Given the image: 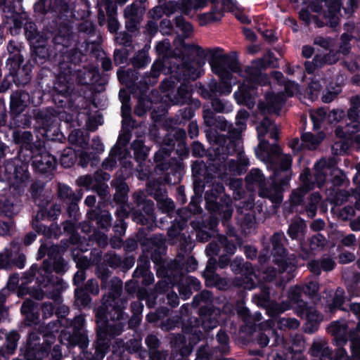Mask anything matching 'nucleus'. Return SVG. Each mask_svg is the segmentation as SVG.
<instances>
[{
  "label": "nucleus",
  "instance_id": "obj_1",
  "mask_svg": "<svg viewBox=\"0 0 360 360\" xmlns=\"http://www.w3.org/2000/svg\"><path fill=\"white\" fill-rule=\"evenodd\" d=\"M120 292L121 285L118 284L112 295L103 297L101 306L97 309L98 340L91 360H101L104 357L109 348L108 335H118L121 333L124 325L120 319L123 314L122 309L117 305Z\"/></svg>",
  "mask_w": 360,
  "mask_h": 360
},
{
  "label": "nucleus",
  "instance_id": "obj_2",
  "mask_svg": "<svg viewBox=\"0 0 360 360\" xmlns=\"http://www.w3.org/2000/svg\"><path fill=\"white\" fill-rule=\"evenodd\" d=\"M271 150L273 154L280 155L279 166L274 173V184L270 189L262 188L259 192V195L278 203L282 200L281 188L288 184L291 177L290 167L292 159L290 155L281 154V148L277 145L272 146Z\"/></svg>",
  "mask_w": 360,
  "mask_h": 360
},
{
  "label": "nucleus",
  "instance_id": "obj_3",
  "mask_svg": "<svg viewBox=\"0 0 360 360\" xmlns=\"http://www.w3.org/2000/svg\"><path fill=\"white\" fill-rule=\"evenodd\" d=\"M347 328L348 323L344 320L334 322L328 328L329 333L334 336L336 345L339 347L335 359L330 357L331 354L327 342L322 340L314 342L311 348V355L319 357L321 360H340L346 354V351L342 346L347 342Z\"/></svg>",
  "mask_w": 360,
  "mask_h": 360
},
{
  "label": "nucleus",
  "instance_id": "obj_4",
  "mask_svg": "<svg viewBox=\"0 0 360 360\" xmlns=\"http://www.w3.org/2000/svg\"><path fill=\"white\" fill-rule=\"evenodd\" d=\"M259 63L255 62L246 69L245 75L243 76L245 79L234 94L237 103L244 104L249 108L254 106V97L256 94L255 91L257 86H265L269 84L267 75L256 67Z\"/></svg>",
  "mask_w": 360,
  "mask_h": 360
},
{
  "label": "nucleus",
  "instance_id": "obj_5",
  "mask_svg": "<svg viewBox=\"0 0 360 360\" xmlns=\"http://www.w3.org/2000/svg\"><path fill=\"white\" fill-rule=\"evenodd\" d=\"M212 4L209 12L199 15V21L201 25L220 20L224 12H233L236 8V3L234 0H193L191 1V7L201 8L206 6L207 2Z\"/></svg>",
  "mask_w": 360,
  "mask_h": 360
},
{
  "label": "nucleus",
  "instance_id": "obj_6",
  "mask_svg": "<svg viewBox=\"0 0 360 360\" xmlns=\"http://www.w3.org/2000/svg\"><path fill=\"white\" fill-rule=\"evenodd\" d=\"M326 4L328 8L327 11L324 13L326 22H321L316 16L311 15L307 10L304 9L300 12V19L307 24L314 22L319 27H323L324 25L335 27L339 23V15L342 4L340 0H326Z\"/></svg>",
  "mask_w": 360,
  "mask_h": 360
},
{
  "label": "nucleus",
  "instance_id": "obj_7",
  "mask_svg": "<svg viewBox=\"0 0 360 360\" xmlns=\"http://www.w3.org/2000/svg\"><path fill=\"white\" fill-rule=\"evenodd\" d=\"M213 72L217 75L225 82L231 78V72H238L240 67L238 62L228 56L214 55L210 61Z\"/></svg>",
  "mask_w": 360,
  "mask_h": 360
},
{
  "label": "nucleus",
  "instance_id": "obj_8",
  "mask_svg": "<svg viewBox=\"0 0 360 360\" xmlns=\"http://www.w3.org/2000/svg\"><path fill=\"white\" fill-rule=\"evenodd\" d=\"M258 139L259 140V150L257 151V155L265 162H271V157L267 155V157L263 155V152L268 146V142L264 138L266 134H269L272 139H277L278 137V129L277 127L268 118H264L257 127Z\"/></svg>",
  "mask_w": 360,
  "mask_h": 360
},
{
  "label": "nucleus",
  "instance_id": "obj_9",
  "mask_svg": "<svg viewBox=\"0 0 360 360\" xmlns=\"http://www.w3.org/2000/svg\"><path fill=\"white\" fill-rule=\"evenodd\" d=\"M302 289L299 286H295L290 289L288 298L293 304H297L301 308L300 315L310 321H317L319 315L316 310L309 308L306 303L301 299Z\"/></svg>",
  "mask_w": 360,
  "mask_h": 360
},
{
  "label": "nucleus",
  "instance_id": "obj_10",
  "mask_svg": "<svg viewBox=\"0 0 360 360\" xmlns=\"http://www.w3.org/2000/svg\"><path fill=\"white\" fill-rule=\"evenodd\" d=\"M283 94L278 93L274 95L267 93L265 95V101L259 103V108L263 112H276L284 103Z\"/></svg>",
  "mask_w": 360,
  "mask_h": 360
},
{
  "label": "nucleus",
  "instance_id": "obj_11",
  "mask_svg": "<svg viewBox=\"0 0 360 360\" xmlns=\"http://www.w3.org/2000/svg\"><path fill=\"white\" fill-rule=\"evenodd\" d=\"M33 165L40 172H47L54 169L56 160L53 156L44 152L34 157Z\"/></svg>",
  "mask_w": 360,
  "mask_h": 360
},
{
  "label": "nucleus",
  "instance_id": "obj_12",
  "mask_svg": "<svg viewBox=\"0 0 360 360\" xmlns=\"http://www.w3.org/2000/svg\"><path fill=\"white\" fill-rule=\"evenodd\" d=\"M30 103V96L23 91L14 92L11 96V108L17 114L22 112Z\"/></svg>",
  "mask_w": 360,
  "mask_h": 360
},
{
  "label": "nucleus",
  "instance_id": "obj_13",
  "mask_svg": "<svg viewBox=\"0 0 360 360\" xmlns=\"http://www.w3.org/2000/svg\"><path fill=\"white\" fill-rule=\"evenodd\" d=\"M62 342H67L68 345L75 346L79 345L80 349L83 351L88 345L89 340L86 335L83 333H75L70 335L66 332L61 334Z\"/></svg>",
  "mask_w": 360,
  "mask_h": 360
},
{
  "label": "nucleus",
  "instance_id": "obj_14",
  "mask_svg": "<svg viewBox=\"0 0 360 360\" xmlns=\"http://www.w3.org/2000/svg\"><path fill=\"white\" fill-rule=\"evenodd\" d=\"M330 167L328 165L325 159H321L314 165V178L316 184L321 187L326 181L328 173L330 172Z\"/></svg>",
  "mask_w": 360,
  "mask_h": 360
},
{
  "label": "nucleus",
  "instance_id": "obj_15",
  "mask_svg": "<svg viewBox=\"0 0 360 360\" xmlns=\"http://www.w3.org/2000/svg\"><path fill=\"white\" fill-rule=\"evenodd\" d=\"M352 108L348 111V117L349 120H352L354 123L353 127L354 130L352 132L360 131V122L358 121L359 114L358 109L360 108V96L357 95L351 98Z\"/></svg>",
  "mask_w": 360,
  "mask_h": 360
},
{
  "label": "nucleus",
  "instance_id": "obj_16",
  "mask_svg": "<svg viewBox=\"0 0 360 360\" xmlns=\"http://www.w3.org/2000/svg\"><path fill=\"white\" fill-rule=\"evenodd\" d=\"M19 212L18 205L14 203L12 199L0 195V214L8 217L16 214Z\"/></svg>",
  "mask_w": 360,
  "mask_h": 360
},
{
  "label": "nucleus",
  "instance_id": "obj_17",
  "mask_svg": "<svg viewBox=\"0 0 360 360\" xmlns=\"http://www.w3.org/2000/svg\"><path fill=\"white\" fill-rule=\"evenodd\" d=\"M323 139L324 135L323 133H319L317 135H314L309 132L302 136V144L309 149L316 148Z\"/></svg>",
  "mask_w": 360,
  "mask_h": 360
},
{
  "label": "nucleus",
  "instance_id": "obj_18",
  "mask_svg": "<svg viewBox=\"0 0 360 360\" xmlns=\"http://www.w3.org/2000/svg\"><path fill=\"white\" fill-rule=\"evenodd\" d=\"M338 60V53L334 52L333 51H330V52L325 56L316 55L314 58V62L315 63V65L317 67H322L326 64L334 63Z\"/></svg>",
  "mask_w": 360,
  "mask_h": 360
},
{
  "label": "nucleus",
  "instance_id": "obj_19",
  "mask_svg": "<svg viewBox=\"0 0 360 360\" xmlns=\"http://www.w3.org/2000/svg\"><path fill=\"white\" fill-rule=\"evenodd\" d=\"M14 141L27 149H31L32 136L29 131H18L13 134Z\"/></svg>",
  "mask_w": 360,
  "mask_h": 360
},
{
  "label": "nucleus",
  "instance_id": "obj_20",
  "mask_svg": "<svg viewBox=\"0 0 360 360\" xmlns=\"http://www.w3.org/2000/svg\"><path fill=\"white\" fill-rule=\"evenodd\" d=\"M284 236L282 233H276L271 237V243L273 245V252L274 255L283 257L285 255V250L283 248V241Z\"/></svg>",
  "mask_w": 360,
  "mask_h": 360
},
{
  "label": "nucleus",
  "instance_id": "obj_21",
  "mask_svg": "<svg viewBox=\"0 0 360 360\" xmlns=\"http://www.w3.org/2000/svg\"><path fill=\"white\" fill-rule=\"evenodd\" d=\"M148 50L146 46L139 51L134 57L132 63L136 68H143L150 63V59L148 56Z\"/></svg>",
  "mask_w": 360,
  "mask_h": 360
},
{
  "label": "nucleus",
  "instance_id": "obj_22",
  "mask_svg": "<svg viewBox=\"0 0 360 360\" xmlns=\"http://www.w3.org/2000/svg\"><path fill=\"white\" fill-rule=\"evenodd\" d=\"M310 117L314 123V127L319 128L320 124L327 118L326 110L320 108L316 110H311Z\"/></svg>",
  "mask_w": 360,
  "mask_h": 360
},
{
  "label": "nucleus",
  "instance_id": "obj_23",
  "mask_svg": "<svg viewBox=\"0 0 360 360\" xmlns=\"http://www.w3.org/2000/svg\"><path fill=\"white\" fill-rule=\"evenodd\" d=\"M105 9L108 14L109 15V19L108 22V30L111 33H115L119 29V23L117 20L113 17L116 13V7L115 6H112V7L108 6V7H105Z\"/></svg>",
  "mask_w": 360,
  "mask_h": 360
},
{
  "label": "nucleus",
  "instance_id": "obj_24",
  "mask_svg": "<svg viewBox=\"0 0 360 360\" xmlns=\"http://www.w3.org/2000/svg\"><path fill=\"white\" fill-rule=\"evenodd\" d=\"M191 87L187 84H182L179 86L177 91V97L176 103L182 104L186 102L190 98L191 95Z\"/></svg>",
  "mask_w": 360,
  "mask_h": 360
},
{
  "label": "nucleus",
  "instance_id": "obj_25",
  "mask_svg": "<svg viewBox=\"0 0 360 360\" xmlns=\"http://www.w3.org/2000/svg\"><path fill=\"white\" fill-rule=\"evenodd\" d=\"M344 302V291L341 288H338L335 291L332 303L329 306V310L331 313L335 309L340 307Z\"/></svg>",
  "mask_w": 360,
  "mask_h": 360
},
{
  "label": "nucleus",
  "instance_id": "obj_26",
  "mask_svg": "<svg viewBox=\"0 0 360 360\" xmlns=\"http://www.w3.org/2000/svg\"><path fill=\"white\" fill-rule=\"evenodd\" d=\"M350 347L351 356L347 360H360V337L351 340Z\"/></svg>",
  "mask_w": 360,
  "mask_h": 360
},
{
  "label": "nucleus",
  "instance_id": "obj_27",
  "mask_svg": "<svg viewBox=\"0 0 360 360\" xmlns=\"http://www.w3.org/2000/svg\"><path fill=\"white\" fill-rule=\"evenodd\" d=\"M19 339V335L15 332L10 333L6 337V347L9 353L13 352L17 347V342Z\"/></svg>",
  "mask_w": 360,
  "mask_h": 360
},
{
  "label": "nucleus",
  "instance_id": "obj_28",
  "mask_svg": "<svg viewBox=\"0 0 360 360\" xmlns=\"http://www.w3.org/2000/svg\"><path fill=\"white\" fill-rule=\"evenodd\" d=\"M303 222L300 220L293 221L289 226L288 233L293 239L297 237L298 233L302 231Z\"/></svg>",
  "mask_w": 360,
  "mask_h": 360
},
{
  "label": "nucleus",
  "instance_id": "obj_29",
  "mask_svg": "<svg viewBox=\"0 0 360 360\" xmlns=\"http://www.w3.org/2000/svg\"><path fill=\"white\" fill-rule=\"evenodd\" d=\"M314 44L317 45L326 50L330 49L333 42L330 38H325L321 36L316 37L314 39Z\"/></svg>",
  "mask_w": 360,
  "mask_h": 360
},
{
  "label": "nucleus",
  "instance_id": "obj_30",
  "mask_svg": "<svg viewBox=\"0 0 360 360\" xmlns=\"http://www.w3.org/2000/svg\"><path fill=\"white\" fill-rule=\"evenodd\" d=\"M309 177H311V176H310L309 170L307 169H304L303 171V172L300 174V179L302 181L303 186L307 190H311L315 186V183L313 181H311L309 180Z\"/></svg>",
  "mask_w": 360,
  "mask_h": 360
},
{
  "label": "nucleus",
  "instance_id": "obj_31",
  "mask_svg": "<svg viewBox=\"0 0 360 360\" xmlns=\"http://www.w3.org/2000/svg\"><path fill=\"white\" fill-rule=\"evenodd\" d=\"M321 89V84L316 81H312L309 84L308 94L311 100H315L318 98Z\"/></svg>",
  "mask_w": 360,
  "mask_h": 360
},
{
  "label": "nucleus",
  "instance_id": "obj_32",
  "mask_svg": "<svg viewBox=\"0 0 360 360\" xmlns=\"http://www.w3.org/2000/svg\"><path fill=\"white\" fill-rule=\"evenodd\" d=\"M68 140L72 143H75L80 146L85 143L84 139L82 138V132L80 130L72 131L68 136Z\"/></svg>",
  "mask_w": 360,
  "mask_h": 360
},
{
  "label": "nucleus",
  "instance_id": "obj_33",
  "mask_svg": "<svg viewBox=\"0 0 360 360\" xmlns=\"http://www.w3.org/2000/svg\"><path fill=\"white\" fill-rule=\"evenodd\" d=\"M248 112L246 110H239L237 116L236 124L238 127V129L242 130L245 128V122L248 117Z\"/></svg>",
  "mask_w": 360,
  "mask_h": 360
},
{
  "label": "nucleus",
  "instance_id": "obj_34",
  "mask_svg": "<svg viewBox=\"0 0 360 360\" xmlns=\"http://www.w3.org/2000/svg\"><path fill=\"white\" fill-rule=\"evenodd\" d=\"M176 24L179 29L184 33L185 37H188L190 34L192 33L193 27L189 22L178 18L176 20Z\"/></svg>",
  "mask_w": 360,
  "mask_h": 360
},
{
  "label": "nucleus",
  "instance_id": "obj_35",
  "mask_svg": "<svg viewBox=\"0 0 360 360\" xmlns=\"http://www.w3.org/2000/svg\"><path fill=\"white\" fill-rule=\"evenodd\" d=\"M180 8H181V4H179L178 2L169 1L165 5L163 12L166 15H169L175 13Z\"/></svg>",
  "mask_w": 360,
  "mask_h": 360
},
{
  "label": "nucleus",
  "instance_id": "obj_36",
  "mask_svg": "<svg viewBox=\"0 0 360 360\" xmlns=\"http://www.w3.org/2000/svg\"><path fill=\"white\" fill-rule=\"evenodd\" d=\"M345 116V112L341 110H333L327 115L329 122H338Z\"/></svg>",
  "mask_w": 360,
  "mask_h": 360
},
{
  "label": "nucleus",
  "instance_id": "obj_37",
  "mask_svg": "<svg viewBox=\"0 0 360 360\" xmlns=\"http://www.w3.org/2000/svg\"><path fill=\"white\" fill-rule=\"evenodd\" d=\"M320 200V196L318 193L312 195V202L307 210L308 212V215L311 217H313L315 215L316 210V204Z\"/></svg>",
  "mask_w": 360,
  "mask_h": 360
},
{
  "label": "nucleus",
  "instance_id": "obj_38",
  "mask_svg": "<svg viewBox=\"0 0 360 360\" xmlns=\"http://www.w3.org/2000/svg\"><path fill=\"white\" fill-rule=\"evenodd\" d=\"M354 124V123L353 122V121L350 120V122L347 124V125H346V128H347L346 131H345L343 130V129L340 127H337L335 129L336 135L338 137L344 138L346 136V134L352 133V131H349V130H354V129L353 127Z\"/></svg>",
  "mask_w": 360,
  "mask_h": 360
},
{
  "label": "nucleus",
  "instance_id": "obj_39",
  "mask_svg": "<svg viewBox=\"0 0 360 360\" xmlns=\"http://www.w3.org/2000/svg\"><path fill=\"white\" fill-rule=\"evenodd\" d=\"M285 91L288 96H292L297 93L298 85L294 82H288L285 85Z\"/></svg>",
  "mask_w": 360,
  "mask_h": 360
},
{
  "label": "nucleus",
  "instance_id": "obj_40",
  "mask_svg": "<svg viewBox=\"0 0 360 360\" xmlns=\"http://www.w3.org/2000/svg\"><path fill=\"white\" fill-rule=\"evenodd\" d=\"M185 71L186 72L185 75L191 79H197L201 73L200 68H191L190 66H187Z\"/></svg>",
  "mask_w": 360,
  "mask_h": 360
},
{
  "label": "nucleus",
  "instance_id": "obj_41",
  "mask_svg": "<svg viewBox=\"0 0 360 360\" xmlns=\"http://www.w3.org/2000/svg\"><path fill=\"white\" fill-rule=\"evenodd\" d=\"M15 179L17 181L21 184L26 182L29 179V174L27 171V168H22L21 172L19 169L15 171Z\"/></svg>",
  "mask_w": 360,
  "mask_h": 360
},
{
  "label": "nucleus",
  "instance_id": "obj_42",
  "mask_svg": "<svg viewBox=\"0 0 360 360\" xmlns=\"http://www.w3.org/2000/svg\"><path fill=\"white\" fill-rule=\"evenodd\" d=\"M319 289V284L316 282L311 281L305 285L304 292L309 295H313L318 292Z\"/></svg>",
  "mask_w": 360,
  "mask_h": 360
},
{
  "label": "nucleus",
  "instance_id": "obj_43",
  "mask_svg": "<svg viewBox=\"0 0 360 360\" xmlns=\"http://www.w3.org/2000/svg\"><path fill=\"white\" fill-rule=\"evenodd\" d=\"M214 268V261L212 259H210L208 264L206 266L205 271L204 272V275L206 278L207 282L208 285H212V283L209 280V278L212 276Z\"/></svg>",
  "mask_w": 360,
  "mask_h": 360
},
{
  "label": "nucleus",
  "instance_id": "obj_44",
  "mask_svg": "<svg viewBox=\"0 0 360 360\" xmlns=\"http://www.w3.org/2000/svg\"><path fill=\"white\" fill-rule=\"evenodd\" d=\"M159 207L165 212H169L174 208L173 201L169 199H165L159 202Z\"/></svg>",
  "mask_w": 360,
  "mask_h": 360
},
{
  "label": "nucleus",
  "instance_id": "obj_45",
  "mask_svg": "<svg viewBox=\"0 0 360 360\" xmlns=\"http://www.w3.org/2000/svg\"><path fill=\"white\" fill-rule=\"evenodd\" d=\"M59 195L60 198L66 199H72L74 194L72 190L66 186H60L59 187Z\"/></svg>",
  "mask_w": 360,
  "mask_h": 360
},
{
  "label": "nucleus",
  "instance_id": "obj_46",
  "mask_svg": "<svg viewBox=\"0 0 360 360\" xmlns=\"http://www.w3.org/2000/svg\"><path fill=\"white\" fill-rule=\"evenodd\" d=\"M138 8L134 4H131L128 6L124 9V15L127 18L130 20H133L134 17L137 15Z\"/></svg>",
  "mask_w": 360,
  "mask_h": 360
},
{
  "label": "nucleus",
  "instance_id": "obj_47",
  "mask_svg": "<svg viewBox=\"0 0 360 360\" xmlns=\"http://www.w3.org/2000/svg\"><path fill=\"white\" fill-rule=\"evenodd\" d=\"M319 262L322 269L326 271L332 270L335 266L334 261L330 258H325Z\"/></svg>",
  "mask_w": 360,
  "mask_h": 360
},
{
  "label": "nucleus",
  "instance_id": "obj_48",
  "mask_svg": "<svg viewBox=\"0 0 360 360\" xmlns=\"http://www.w3.org/2000/svg\"><path fill=\"white\" fill-rule=\"evenodd\" d=\"M26 33L27 38L29 39H34L36 37L37 34V30L35 28V25L32 22H28L25 26Z\"/></svg>",
  "mask_w": 360,
  "mask_h": 360
},
{
  "label": "nucleus",
  "instance_id": "obj_49",
  "mask_svg": "<svg viewBox=\"0 0 360 360\" xmlns=\"http://www.w3.org/2000/svg\"><path fill=\"white\" fill-rule=\"evenodd\" d=\"M248 179L250 181H260L262 180V174L258 169H252L248 176Z\"/></svg>",
  "mask_w": 360,
  "mask_h": 360
},
{
  "label": "nucleus",
  "instance_id": "obj_50",
  "mask_svg": "<svg viewBox=\"0 0 360 360\" xmlns=\"http://www.w3.org/2000/svg\"><path fill=\"white\" fill-rule=\"evenodd\" d=\"M281 324L283 326L288 327L290 328H297L300 325L298 321L295 319H283L281 321Z\"/></svg>",
  "mask_w": 360,
  "mask_h": 360
},
{
  "label": "nucleus",
  "instance_id": "obj_51",
  "mask_svg": "<svg viewBox=\"0 0 360 360\" xmlns=\"http://www.w3.org/2000/svg\"><path fill=\"white\" fill-rule=\"evenodd\" d=\"M116 41L120 44L124 46H128L131 43V39L129 36L127 34L123 32L118 34V35L116 37Z\"/></svg>",
  "mask_w": 360,
  "mask_h": 360
},
{
  "label": "nucleus",
  "instance_id": "obj_52",
  "mask_svg": "<svg viewBox=\"0 0 360 360\" xmlns=\"http://www.w3.org/2000/svg\"><path fill=\"white\" fill-rule=\"evenodd\" d=\"M310 271L316 275H319L322 269L320 262L317 260L311 261L308 264Z\"/></svg>",
  "mask_w": 360,
  "mask_h": 360
},
{
  "label": "nucleus",
  "instance_id": "obj_53",
  "mask_svg": "<svg viewBox=\"0 0 360 360\" xmlns=\"http://www.w3.org/2000/svg\"><path fill=\"white\" fill-rule=\"evenodd\" d=\"M212 105L214 110L217 112H224L227 111L225 105L219 99L212 100Z\"/></svg>",
  "mask_w": 360,
  "mask_h": 360
},
{
  "label": "nucleus",
  "instance_id": "obj_54",
  "mask_svg": "<svg viewBox=\"0 0 360 360\" xmlns=\"http://www.w3.org/2000/svg\"><path fill=\"white\" fill-rule=\"evenodd\" d=\"M350 39V37L349 35L343 34L342 36V44L340 47V51L342 52L344 54L348 53L349 51V46L347 44V41H349Z\"/></svg>",
  "mask_w": 360,
  "mask_h": 360
},
{
  "label": "nucleus",
  "instance_id": "obj_55",
  "mask_svg": "<svg viewBox=\"0 0 360 360\" xmlns=\"http://www.w3.org/2000/svg\"><path fill=\"white\" fill-rule=\"evenodd\" d=\"M323 244H324L323 238L320 235L314 236L311 239L310 245H311V249H315L316 247H319V245L322 246V245H323Z\"/></svg>",
  "mask_w": 360,
  "mask_h": 360
},
{
  "label": "nucleus",
  "instance_id": "obj_56",
  "mask_svg": "<svg viewBox=\"0 0 360 360\" xmlns=\"http://www.w3.org/2000/svg\"><path fill=\"white\" fill-rule=\"evenodd\" d=\"M203 117L207 125L212 126L214 124V114L210 110H204Z\"/></svg>",
  "mask_w": 360,
  "mask_h": 360
},
{
  "label": "nucleus",
  "instance_id": "obj_57",
  "mask_svg": "<svg viewBox=\"0 0 360 360\" xmlns=\"http://www.w3.org/2000/svg\"><path fill=\"white\" fill-rule=\"evenodd\" d=\"M339 259L341 263L346 264L354 261L355 259V256L354 254L350 252H343L340 255Z\"/></svg>",
  "mask_w": 360,
  "mask_h": 360
},
{
  "label": "nucleus",
  "instance_id": "obj_58",
  "mask_svg": "<svg viewBox=\"0 0 360 360\" xmlns=\"http://www.w3.org/2000/svg\"><path fill=\"white\" fill-rule=\"evenodd\" d=\"M146 343L150 349H155L158 346V339L153 335H148L146 339Z\"/></svg>",
  "mask_w": 360,
  "mask_h": 360
},
{
  "label": "nucleus",
  "instance_id": "obj_59",
  "mask_svg": "<svg viewBox=\"0 0 360 360\" xmlns=\"http://www.w3.org/2000/svg\"><path fill=\"white\" fill-rule=\"evenodd\" d=\"M86 290L92 294H98L99 289L97 282L94 280H89L86 285Z\"/></svg>",
  "mask_w": 360,
  "mask_h": 360
},
{
  "label": "nucleus",
  "instance_id": "obj_60",
  "mask_svg": "<svg viewBox=\"0 0 360 360\" xmlns=\"http://www.w3.org/2000/svg\"><path fill=\"white\" fill-rule=\"evenodd\" d=\"M169 48V44L168 41L159 42L156 46L157 51L159 54H166L167 50Z\"/></svg>",
  "mask_w": 360,
  "mask_h": 360
},
{
  "label": "nucleus",
  "instance_id": "obj_61",
  "mask_svg": "<svg viewBox=\"0 0 360 360\" xmlns=\"http://www.w3.org/2000/svg\"><path fill=\"white\" fill-rule=\"evenodd\" d=\"M126 53L125 51H115V56H114V60L115 62L117 64H122L124 61H126Z\"/></svg>",
  "mask_w": 360,
  "mask_h": 360
},
{
  "label": "nucleus",
  "instance_id": "obj_62",
  "mask_svg": "<svg viewBox=\"0 0 360 360\" xmlns=\"http://www.w3.org/2000/svg\"><path fill=\"white\" fill-rule=\"evenodd\" d=\"M338 92L326 91L322 96V101L324 103L331 102L336 96Z\"/></svg>",
  "mask_w": 360,
  "mask_h": 360
},
{
  "label": "nucleus",
  "instance_id": "obj_63",
  "mask_svg": "<svg viewBox=\"0 0 360 360\" xmlns=\"http://www.w3.org/2000/svg\"><path fill=\"white\" fill-rule=\"evenodd\" d=\"M205 153L202 146L200 143H195L193 147V153L195 155L202 156Z\"/></svg>",
  "mask_w": 360,
  "mask_h": 360
},
{
  "label": "nucleus",
  "instance_id": "obj_64",
  "mask_svg": "<svg viewBox=\"0 0 360 360\" xmlns=\"http://www.w3.org/2000/svg\"><path fill=\"white\" fill-rule=\"evenodd\" d=\"M168 302L172 306L175 307L179 304L178 296L174 292H170L167 295Z\"/></svg>",
  "mask_w": 360,
  "mask_h": 360
}]
</instances>
